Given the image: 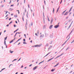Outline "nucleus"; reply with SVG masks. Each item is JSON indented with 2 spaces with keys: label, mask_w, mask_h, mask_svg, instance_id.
Returning <instances> with one entry per match:
<instances>
[{
  "label": "nucleus",
  "mask_w": 74,
  "mask_h": 74,
  "mask_svg": "<svg viewBox=\"0 0 74 74\" xmlns=\"http://www.w3.org/2000/svg\"><path fill=\"white\" fill-rule=\"evenodd\" d=\"M42 45V44H40L39 45H36L35 46V47H41Z\"/></svg>",
  "instance_id": "nucleus-1"
},
{
  "label": "nucleus",
  "mask_w": 74,
  "mask_h": 74,
  "mask_svg": "<svg viewBox=\"0 0 74 74\" xmlns=\"http://www.w3.org/2000/svg\"><path fill=\"white\" fill-rule=\"evenodd\" d=\"M59 27V25H55L54 26V27L55 28H56H56H58V27Z\"/></svg>",
  "instance_id": "nucleus-2"
},
{
  "label": "nucleus",
  "mask_w": 74,
  "mask_h": 74,
  "mask_svg": "<svg viewBox=\"0 0 74 74\" xmlns=\"http://www.w3.org/2000/svg\"><path fill=\"white\" fill-rule=\"evenodd\" d=\"M37 68V66H35L34 67L33 69V70H36Z\"/></svg>",
  "instance_id": "nucleus-3"
},
{
  "label": "nucleus",
  "mask_w": 74,
  "mask_h": 74,
  "mask_svg": "<svg viewBox=\"0 0 74 74\" xmlns=\"http://www.w3.org/2000/svg\"><path fill=\"white\" fill-rule=\"evenodd\" d=\"M66 11H67V10H66L65 11L63 12L62 13V15H63V14H64V13H65V12H66Z\"/></svg>",
  "instance_id": "nucleus-4"
},
{
  "label": "nucleus",
  "mask_w": 74,
  "mask_h": 74,
  "mask_svg": "<svg viewBox=\"0 0 74 74\" xmlns=\"http://www.w3.org/2000/svg\"><path fill=\"white\" fill-rule=\"evenodd\" d=\"M68 14V12H66L65 14H64V15H67Z\"/></svg>",
  "instance_id": "nucleus-5"
},
{
  "label": "nucleus",
  "mask_w": 74,
  "mask_h": 74,
  "mask_svg": "<svg viewBox=\"0 0 74 74\" xmlns=\"http://www.w3.org/2000/svg\"><path fill=\"white\" fill-rule=\"evenodd\" d=\"M15 39H13V40H12L10 42V43H11L12 42H13V41H14V40H15Z\"/></svg>",
  "instance_id": "nucleus-6"
},
{
  "label": "nucleus",
  "mask_w": 74,
  "mask_h": 74,
  "mask_svg": "<svg viewBox=\"0 0 74 74\" xmlns=\"http://www.w3.org/2000/svg\"><path fill=\"white\" fill-rule=\"evenodd\" d=\"M44 37V35H41L40 36V38H41L42 37Z\"/></svg>",
  "instance_id": "nucleus-7"
},
{
  "label": "nucleus",
  "mask_w": 74,
  "mask_h": 74,
  "mask_svg": "<svg viewBox=\"0 0 74 74\" xmlns=\"http://www.w3.org/2000/svg\"><path fill=\"white\" fill-rule=\"evenodd\" d=\"M72 8H73V6H72V7L70 9L69 11V12H70V11H71V10L72 9Z\"/></svg>",
  "instance_id": "nucleus-8"
},
{
  "label": "nucleus",
  "mask_w": 74,
  "mask_h": 74,
  "mask_svg": "<svg viewBox=\"0 0 74 74\" xmlns=\"http://www.w3.org/2000/svg\"><path fill=\"white\" fill-rule=\"evenodd\" d=\"M52 47V46H50L49 47V48H48V49H51Z\"/></svg>",
  "instance_id": "nucleus-9"
},
{
  "label": "nucleus",
  "mask_w": 74,
  "mask_h": 74,
  "mask_svg": "<svg viewBox=\"0 0 74 74\" xmlns=\"http://www.w3.org/2000/svg\"><path fill=\"white\" fill-rule=\"evenodd\" d=\"M52 26H53V25H51L49 27V28L50 29H52Z\"/></svg>",
  "instance_id": "nucleus-10"
},
{
  "label": "nucleus",
  "mask_w": 74,
  "mask_h": 74,
  "mask_svg": "<svg viewBox=\"0 0 74 74\" xmlns=\"http://www.w3.org/2000/svg\"><path fill=\"white\" fill-rule=\"evenodd\" d=\"M50 38H53V35H50Z\"/></svg>",
  "instance_id": "nucleus-11"
},
{
  "label": "nucleus",
  "mask_w": 74,
  "mask_h": 74,
  "mask_svg": "<svg viewBox=\"0 0 74 74\" xmlns=\"http://www.w3.org/2000/svg\"><path fill=\"white\" fill-rule=\"evenodd\" d=\"M67 41H68V40H67L62 45H64V44L66 43V42Z\"/></svg>",
  "instance_id": "nucleus-12"
},
{
  "label": "nucleus",
  "mask_w": 74,
  "mask_h": 74,
  "mask_svg": "<svg viewBox=\"0 0 74 74\" xmlns=\"http://www.w3.org/2000/svg\"><path fill=\"white\" fill-rule=\"evenodd\" d=\"M4 69H5V68H3V69H1V71H0V73L1 72V71H3V70H4Z\"/></svg>",
  "instance_id": "nucleus-13"
},
{
  "label": "nucleus",
  "mask_w": 74,
  "mask_h": 74,
  "mask_svg": "<svg viewBox=\"0 0 74 74\" xmlns=\"http://www.w3.org/2000/svg\"><path fill=\"white\" fill-rule=\"evenodd\" d=\"M53 59V58H51L50 59H49L48 61V62H49V61H50V60H51L52 59Z\"/></svg>",
  "instance_id": "nucleus-14"
},
{
  "label": "nucleus",
  "mask_w": 74,
  "mask_h": 74,
  "mask_svg": "<svg viewBox=\"0 0 74 74\" xmlns=\"http://www.w3.org/2000/svg\"><path fill=\"white\" fill-rule=\"evenodd\" d=\"M59 64V63H58L56 65H55L54 67H56Z\"/></svg>",
  "instance_id": "nucleus-15"
},
{
  "label": "nucleus",
  "mask_w": 74,
  "mask_h": 74,
  "mask_svg": "<svg viewBox=\"0 0 74 74\" xmlns=\"http://www.w3.org/2000/svg\"><path fill=\"white\" fill-rule=\"evenodd\" d=\"M49 45V44H48V43L47 44L45 45V47H48V46Z\"/></svg>",
  "instance_id": "nucleus-16"
},
{
  "label": "nucleus",
  "mask_w": 74,
  "mask_h": 74,
  "mask_svg": "<svg viewBox=\"0 0 74 74\" xmlns=\"http://www.w3.org/2000/svg\"><path fill=\"white\" fill-rule=\"evenodd\" d=\"M53 22V19L52 18V19L51 20V23H52Z\"/></svg>",
  "instance_id": "nucleus-17"
},
{
  "label": "nucleus",
  "mask_w": 74,
  "mask_h": 74,
  "mask_svg": "<svg viewBox=\"0 0 74 74\" xmlns=\"http://www.w3.org/2000/svg\"><path fill=\"white\" fill-rule=\"evenodd\" d=\"M59 7L58 8V9H57V12H58V11H59Z\"/></svg>",
  "instance_id": "nucleus-18"
},
{
  "label": "nucleus",
  "mask_w": 74,
  "mask_h": 74,
  "mask_svg": "<svg viewBox=\"0 0 74 74\" xmlns=\"http://www.w3.org/2000/svg\"><path fill=\"white\" fill-rule=\"evenodd\" d=\"M54 11H55V8H53V14H54Z\"/></svg>",
  "instance_id": "nucleus-19"
},
{
  "label": "nucleus",
  "mask_w": 74,
  "mask_h": 74,
  "mask_svg": "<svg viewBox=\"0 0 74 74\" xmlns=\"http://www.w3.org/2000/svg\"><path fill=\"white\" fill-rule=\"evenodd\" d=\"M14 17H15V18H16L17 17V15H15L14 16Z\"/></svg>",
  "instance_id": "nucleus-20"
},
{
  "label": "nucleus",
  "mask_w": 74,
  "mask_h": 74,
  "mask_svg": "<svg viewBox=\"0 0 74 74\" xmlns=\"http://www.w3.org/2000/svg\"><path fill=\"white\" fill-rule=\"evenodd\" d=\"M55 69H52L51 70V71H55Z\"/></svg>",
  "instance_id": "nucleus-21"
},
{
  "label": "nucleus",
  "mask_w": 74,
  "mask_h": 74,
  "mask_svg": "<svg viewBox=\"0 0 74 74\" xmlns=\"http://www.w3.org/2000/svg\"><path fill=\"white\" fill-rule=\"evenodd\" d=\"M52 43V41H51L49 42V44H51Z\"/></svg>",
  "instance_id": "nucleus-22"
},
{
  "label": "nucleus",
  "mask_w": 74,
  "mask_h": 74,
  "mask_svg": "<svg viewBox=\"0 0 74 74\" xmlns=\"http://www.w3.org/2000/svg\"><path fill=\"white\" fill-rule=\"evenodd\" d=\"M21 40V38L19 39L18 40H17L16 42H18V41H19V40Z\"/></svg>",
  "instance_id": "nucleus-23"
},
{
  "label": "nucleus",
  "mask_w": 74,
  "mask_h": 74,
  "mask_svg": "<svg viewBox=\"0 0 74 74\" xmlns=\"http://www.w3.org/2000/svg\"><path fill=\"white\" fill-rule=\"evenodd\" d=\"M44 62V61H43L42 62H40L39 64H41V63H42V62Z\"/></svg>",
  "instance_id": "nucleus-24"
},
{
  "label": "nucleus",
  "mask_w": 74,
  "mask_h": 74,
  "mask_svg": "<svg viewBox=\"0 0 74 74\" xmlns=\"http://www.w3.org/2000/svg\"><path fill=\"white\" fill-rule=\"evenodd\" d=\"M7 36H6L5 38V40H7Z\"/></svg>",
  "instance_id": "nucleus-25"
},
{
  "label": "nucleus",
  "mask_w": 74,
  "mask_h": 74,
  "mask_svg": "<svg viewBox=\"0 0 74 74\" xmlns=\"http://www.w3.org/2000/svg\"><path fill=\"white\" fill-rule=\"evenodd\" d=\"M49 53H48L47 55H46L45 56H45H47L48 55H49Z\"/></svg>",
  "instance_id": "nucleus-26"
},
{
  "label": "nucleus",
  "mask_w": 74,
  "mask_h": 74,
  "mask_svg": "<svg viewBox=\"0 0 74 74\" xmlns=\"http://www.w3.org/2000/svg\"><path fill=\"white\" fill-rule=\"evenodd\" d=\"M12 23V21H11L9 23V25H10V24H11V23Z\"/></svg>",
  "instance_id": "nucleus-27"
},
{
  "label": "nucleus",
  "mask_w": 74,
  "mask_h": 74,
  "mask_svg": "<svg viewBox=\"0 0 74 74\" xmlns=\"http://www.w3.org/2000/svg\"><path fill=\"white\" fill-rule=\"evenodd\" d=\"M47 18H48V21L49 22V21H50L49 20V17H47Z\"/></svg>",
  "instance_id": "nucleus-28"
},
{
  "label": "nucleus",
  "mask_w": 74,
  "mask_h": 74,
  "mask_svg": "<svg viewBox=\"0 0 74 74\" xmlns=\"http://www.w3.org/2000/svg\"><path fill=\"white\" fill-rule=\"evenodd\" d=\"M23 44H26V43L25 42H23Z\"/></svg>",
  "instance_id": "nucleus-29"
},
{
  "label": "nucleus",
  "mask_w": 74,
  "mask_h": 74,
  "mask_svg": "<svg viewBox=\"0 0 74 74\" xmlns=\"http://www.w3.org/2000/svg\"><path fill=\"white\" fill-rule=\"evenodd\" d=\"M74 42V39L73 40V41H72L71 43H73V42Z\"/></svg>",
  "instance_id": "nucleus-30"
},
{
  "label": "nucleus",
  "mask_w": 74,
  "mask_h": 74,
  "mask_svg": "<svg viewBox=\"0 0 74 74\" xmlns=\"http://www.w3.org/2000/svg\"><path fill=\"white\" fill-rule=\"evenodd\" d=\"M10 53H12V52H13V51H10Z\"/></svg>",
  "instance_id": "nucleus-31"
},
{
  "label": "nucleus",
  "mask_w": 74,
  "mask_h": 74,
  "mask_svg": "<svg viewBox=\"0 0 74 74\" xmlns=\"http://www.w3.org/2000/svg\"><path fill=\"white\" fill-rule=\"evenodd\" d=\"M4 44L5 45L6 44V43H5V40H4Z\"/></svg>",
  "instance_id": "nucleus-32"
},
{
  "label": "nucleus",
  "mask_w": 74,
  "mask_h": 74,
  "mask_svg": "<svg viewBox=\"0 0 74 74\" xmlns=\"http://www.w3.org/2000/svg\"><path fill=\"white\" fill-rule=\"evenodd\" d=\"M18 33H16L15 35H14V36H16V34H18Z\"/></svg>",
  "instance_id": "nucleus-33"
},
{
  "label": "nucleus",
  "mask_w": 74,
  "mask_h": 74,
  "mask_svg": "<svg viewBox=\"0 0 74 74\" xmlns=\"http://www.w3.org/2000/svg\"><path fill=\"white\" fill-rule=\"evenodd\" d=\"M1 7H4V5H1Z\"/></svg>",
  "instance_id": "nucleus-34"
},
{
  "label": "nucleus",
  "mask_w": 74,
  "mask_h": 74,
  "mask_svg": "<svg viewBox=\"0 0 74 74\" xmlns=\"http://www.w3.org/2000/svg\"><path fill=\"white\" fill-rule=\"evenodd\" d=\"M11 1H10V2L9 3V4H11Z\"/></svg>",
  "instance_id": "nucleus-35"
},
{
  "label": "nucleus",
  "mask_w": 74,
  "mask_h": 74,
  "mask_svg": "<svg viewBox=\"0 0 74 74\" xmlns=\"http://www.w3.org/2000/svg\"><path fill=\"white\" fill-rule=\"evenodd\" d=\"M16 11H18V14H19V11L18 10H16Z\"/></svg>",
  "instance_id": "nucleus-36"
},
{
  "label": "nucleus",
  "mask_w": 74,
  "mask_h": 74,
  "mask_svg": "<svg viewBox=\"0 0 74 74\" xmlns=\"http://www.w3.org/2000/svg\"><path fill=\"white\" fill-rule=\"evenodd\" d=\"M13 6H14V5H11L10 7H12Z\"/></svg>",
  "instance_id": "nucleus-37"
},
{
  "label": "nucleus",
  "mask_w": 74,
  "mask_h": 74,
  "mask_svg": "<svg viewBox=\"0 0 74 74\" xmlns=\"http://www.w3.org/2000/svg\"><path fill=\"white\" fill-rule=\"evenodd\" d=\"M33 23H31V26H33Z\"/></svg>",
  "instance_id": "nucleus-38"
},
{
  "label": "nucleus",
  "mask_w": 74,
  "mask_h": 74,
  "mask_svg": "<svg viewBox=\"0 0 74 74\" xmlns=\"http://www.w3.org/2000/svg\"><path fill=\"white\" fill-rule=\"evenodd\" d=\"M25 12H26V9H25Z\"/></svg>",
  "instance_id": "nucleus-39"
},
{
  "label": "nucleus",
  "mask_w": 74,
  "mask_h": 74,
  "mask_svg": "<svg viewBox=\"0 0 74 74\" xmlns=\"http://www.w3.org/2000/svg\"><path fill=\"white\" fill-rule=\"evenodd\" d=\"M68 18H69V17H67L66 18V19H68Z\"/></svg>",
  "instance_id": "nucleus-40"
},
{
  "label": "nucleus",
  "mask_w": 74,
  "mask_h": 74,
  "mask_svg": "<svg viewBox=\"0 0 74 74\" xmlns=\"http://www.w3.org/2000/svg\"><path fill=\"white\" fill-rule=\"evenodd\" d=\"M23 40L24 41H26V40H25V39H23Z\"/></svg>",
  "instance_id": "nucleus-41"
},
{
  "label": "nucleus",
  "mask_w": 74,
  "mask_h": 74,
  "mask_svg": "<svg viewBox=\"0 0 74 74\" xmlns=\"http://www.w3.org/2000/svg\"><path fill=\"white\" fill-rule=\"evenodd\" d=\"M23 21H24V18H23Z\"/></svg>",
  "instance_id": "nucleus-42"
},
{
  "label": "nucleus",
  "mask_w": 74,
  "mask_h": 74,
  "mask_svg": "<svg viewBox=\"0 0 74 74\" xmlns=\"http://www.w3.org/2000/svg\"><path fill=\"white\" fill-rule=\"evenodd\" d=\"M8 12V11H6V13H5V14H7V13Z\"/></svg>",
  "instance_id": "nucleus-43"
},
{
  "label": "nucleus",
  "mask_w": 74,
  "mask_h": 74,
  "mask_svg": "<svg viewBox=\"0 0 74 74\" xmlns=\"http://www.w3.org/2000/svg\"><path fill=\"white\" fill-rule=\"evenodd\" d=\"M28 6L29 8H30V7H29V5L28 4Z\"/></svg>",
  "instance_id": "nucleus-44"
},
{
  "label": "nucleus",
  "mask_w": 74,
  "mask_h": 74,
  "mask_svg": "<svg viewBox=\"0 0 74 74\" xmlns=\"http://www.w3.org/2000/svg\"><path fill=\"white\" fill-rule=\"evenodd\" d=\"M24 36H25V38H26V34H24Z\"/></svg>",
  "instance_id": "nucleus-45"
},
{
  "label": "nucleus",
  "mask_w": 74,
  "mask_h": 74,
  "mask_svg": "<svg viewBox=\"0 0 74 74\" xmlns=\"http://www.w3.org/2000/svg\"><path fill=\"white\" fill-rule=\"evenodd\" d=\"M35 35H36V36H37V33H35Z\"/></svg>",
  "instance_id": "nucleus-46"
},
{
  "label": "nucleus",
  "mask_w": 74,
  "mask_h": 74,
  "mask_svg": "<svg viewBox=\"0 0 74 74\" xmlns=\"http://www.w3.org/2000/svg\"><path fill=\"white\" fill-rule=\"evenodd\" d=\"M14 27H16V25H14Z\"/></svg>",
  "instance_id": "nucleus-47"
},
{
  "label": "nucleus",
  "mask_w": 74,
  "mask_h": 74,
  "mask_svg": "<svg viewBox=\"0 0 74 74\" xmlns=\"http://www.w3.org/2000/svg\"><path fill=\"white\" fill-rule=\"evenodd\" d=\"M17 31V30H16V31L14 32V33H15V32H16Z\"/></svg>",
  "instance_id": "nucleus-48"
},
{
  "label": "nucleus",
  "mask_w": 74,
  "mask_h": 74,
  "mask_svg": "<svg viewBox=\"0 0 74 74\" xmlns=\"http://www.w3.org/2000/svg\"><path fill=\"white\" fill-rule=\"evenodd\" d=\"M21 59V58H20V59L18 60V61H19V60H20Z\"/></svg>",
  "instance_id": "nucleus-49"
},
{
  "label": "nucleus",
  "mask_w": 74,
  "mask_h": 74,
  "mask_svg": "<svg viewBox=\"0 0 74 74\" xmlns=\"http://www.w3.org/2000/svg\"><path fill=\"white\" fill-rule=\"evenodd\" d=\"M22 67H23V65H22V66H21V68H22Z\"/></svg>",
  "instance_id": "nucleus-50"
},
{
  "label": "nucleus",
  "mask_w": 74,
  "mask_h": 74,
  "mask_svg": "<svg viewBox=\"0 0 74 74\" xmlns=\"http://www.w3.org/2000/svg\"><path fill=\"white\" fill-rule=\"evenodd\" d=\"M60 56H57V58H59V57H60Z\"/></svg>",
  "instance_id": "nucleus-51"
},
{
  "label": "nucleus",
  "mask_w": 74,
  "mask_h": 74,
  "mask_svg": "<svg viewBox=\"0 0 74 74\" xmlns=\"http://www.w3.org/2000/svg\"><path fill=\"white\" fill-rule=\"evenodd\" d=\"M14 15V14H11V15H12H12Z\"/></svg>",
  "instance_id": "nucleus-52"
},
{
  "label": "nucleus",
  "mask_w": 74,
  "mask_h": 74,
  "mask_svg": "<svg viewBox=\"0 0 74 74\" xmlns=\"http://www.w3.org/2000/svg\"><path fill=\"white\" fill-rule=\"evenodd\" d=\"M31 66H32V64H31L29 65V67H30Z\"/></svg>",
  "instance_id": "nucleus-53"
},
{
  "label": "nucleus",
  "mask_w": 74,
  "mask_h": 74,
  "mask_svg": "<svg viewBox=\"0 0 74 74\" xmlns=\"http://www.w3.org/2000/svg\"><path fill=\"white\" fill-rule=\"evenodd\" d=\"M62 0L61 1V2L60 3V4H61V3H62Z\"/></svg>",
  "instance_id": "nucleus-54"
},
{
  "label": "nucleus",
  "mask_w": 74,
  "mask_h": 74,
  "mask_svg": "<svg viewBox=\"0 0 74 74\" xmlns=\"http://www.w3.org/2000/svg\"><path fill=\"white\" fill-rule=\"evenodd\" d=\"M9 26V25L8 24V25H6V26L8 27V26Z\"/></svg>",
  "instance_id": "nucleus-55"
},
{
  "label": "nucleus",
  "mask_w": 74,
  "mask_h": 74,
  "mask_svg": "<svg viewBox=\"0 0 74 74\" xmlns=\"http://www.w3.org/2000/svg\"><path fill=\"white\" fill-rule=\"evenodd\" d=\"M69 49V47H68L67 49H66V51H67V49Z\"/></svg>",
  "instance_id": "nucleus-56"
},
{
  "label": "nucleus",
  "mask_w": 74,
  "mask_h": 74,
  "mask_svg": "<svg viewBox=\"0 0 74 74\" xmlns=\"http://www.w3.org/2000/svg\"><path fill=\"white\" fill-rule=\"evenodd\" d=\"M11 18H10L9 19V21H10V20H11Z\"/></svg>",
  "instance_id": "nucleus-57"
},
{
  "label": "nucleus",
  "mask_w": 74,
  "mask_h": 74,
  "mask_svg": "<svg viewBox=\"0 0 74 74\" xmlns=\"http://www.w3.org/2000/svg\"><path fill=\"white\" fill-rule=\"evenodd\" d=\"M8 16V14H7L6 16H5V17H7Z\"/></svg>",
  "instance_id": "nucleus-58"
},
{
  "label": "nucleus",
  "mask_w": 74,
  "mask_h": 74,
  "mask_svg": "<svg viewBox=\"0 0 74 74\" xmlns=\"http://www.w3.org/2000/svg\"><path fill=\"white\" fill-rule=\"evenodd\" d=\"M16 23H18L17 22V21H16Z\"/></svg>",
  "instance_id": "nucleus-59"
},
{
  "label": "nucleus",
  "mask_w": 74,
  "mask_h": 74,
  "mask_svg": "<svg viewBox=\"0 0 74 74\" xmlns=\"http://www.w3.org/2000/svg\"><path fill=\"white\" fill-rule=\"evenodd\" d=\"M8 17H7V18H6V20L7 19H8Z\"/></svg>",
  "instance_id": "nucleus-60"
},
{
  "label": "nucleus",
  "mask_w": 74,
  "mask_h": 74,
  "mask_svg": "<svg viewBox=\"0 0 74 74\" xmlns=\"http://www.w3.org/2000/svg\"><path fill=\"white\" fill-rule=\"evenodd\" d=\"M58 58V57H56V58H55V59H57V58Z\"/></svg>",
  "instance_id": "nucleus-61"
},
{
  "label": "nucleus",
  "mask_w": 74,
  "mask_h": 74,
  "mask_svg": "<svg viewBox=\"0 0 74 74\" xmlns=\"http://www.w3.org/2000/svg\"><path fill=\"white\" fill-rule=\"evenodd\" d=\"M30 42H31V43H32V40H31Z\"/></svg>",
  "instance_id": "nucleus-62"
},
{
  "label": "nucleus",
  "mask_w": 74,
  "mask_h": 74,
  "mask_svg": "<svg viewBox=\"0 0 74 74\" xmlns=\"http://www.w3.org/2000/svg\"><path fill=\"white\" fill-rule=\"evenodd\" d=\"M44 3L45 4V1H44Z\"/></svg>",
  "instance_id": "nucleus-63"
},
{
  "label": "nucleus",
  "mask_w": 74,
  "mask_h": 74,
  "mask_svg": "<svg viewBox=\"0 0 74 74\" xmlns=\"http://www.w3.org/2000/svg\"><path fill=\"white\" fill-rule=\"evenodd\" d=\"M21 74H23V73H21Z\"/></svg>",
  "instance_id": "nucleus-64"
}]
</instances>
